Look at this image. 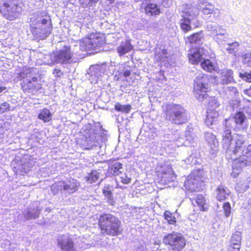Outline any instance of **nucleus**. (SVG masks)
<instances>
[{
	"instance_id": "5701e85b",
	"label": "nucleus",
	"mask_w": 251,
	"mask_h": 251,
	"mask_svg": "<svg viewBox=\"0 0 251 251\" xmlns=\"http://www.w3.org/2000/svg\"><path fill=\"white\" fill-rule=\"evenodd\" d=\"M230 194V191L227 187L223 185H220L216 189V199L219 201H225L229 196Z\"/></svg>"
},
{
	"instance_id": "de8ad7c7",
	"label": "nucleus",
	"mask_w": 251,
	"mask_h": 251,
	"mask_svg": "<svg viewBox=\"0 0 251 251\" xmlns=\"http://www.w3.org/2000/svg\"><path fill=\"white\" fill-rule=\"evenodd\" d=\"M223 208L224 210L225 215L226 217L229 216L231 212L230 204L227 202L224 203Z\"/></svg>"
},
{
	"instance_id": "e433bc0d",
	"label": "nucleus",
	"mask_w": 251,
	"mask_h": 251,
	"mask_svg": "<svg viewBox=\"0 0 251 251\" xmlns=\"http://www.w3.org/2000/svg\"><path fill=\"white\" fill-rule=\"evenodd\" d=\"M207 100L208 102V109H216L220 105L219 101L215 97H208L206 99H203L202 101Z\"/></svg>"
},
{
	"instance_id": "a878e982",
	"label": "nucleus",
	"mask_w": 251,
	"mask_h": 251,
	"mask_svg": "<svg viewBox=\"0 0 251 251\" xmlns=\"http://www.w3.org/2000/svg\"><path fill=\"white\" fill-rule=\"evenodd\" d=\"M182 235L181 233L178 232H173L165 235L164 237L163 242L165 244L172 246L174 245V243L176 242V241Z\"/></svg>"
},
{
	"instance_id": "f704fd0d",
	"label": "nucleus",
	"mask_w": 251,
	"mask_h": 251,
	"mask_svg": "<svg viewBox=\"0 0 251 251\" xmlns=\"http://www.w3.org/2000/svg\"><path fill=\"white\" fill-rule=\"evenodd\" d=\"M201 66L205 71L209 72L214 71L216 68L214 64L211 60L204 58L201 62Z\"/></svg>"
},
{
	"instance_id": "603ef678",
	"label": "nucleus",
	"mask_w": 251,
	"mask_h": 251,
	"mask_svg": "<svg viewBox=\"0 0 251 251\" xmlns=\"http://www.w3.org/2000/svg\"><path fill=\"white\" fill-rule=\"evenodd\" d=\"M120 178L121 181L124 184H128L131 181V178L127 176L126 174H121Z\"/></svg>"
},
{
	"instance_id": "bf43d9fd",
	"label": "nucleus",
	"mask_w": 251,
	"mask_h": 251,
	"mask_svg": "<svg viewBox=\"0 0 251 251\" xmlns=\"http://www.w3.org/2000/svg\"><path fill=\"white\" fill-rule=\"evenodd\" d=\"M130 75V72L129 70H126L125 71H124V75L125 77L128 76Z\"/></svg>"
},
{
	"instance_id": "052dcab7",
	"label": "nucleus",
	"mask_w": 251,
	"mask_h": 251,
	"mask_svg": "<svg viewBox=\"0 0 251 251\" xmlns=\"http://www.w3.org/2000/svg\"><path fill=\"white\" fill-rule=\"evenodd\" d=\"M82 17H83V18L84 19H87L88 21L89 20H91V17L89 16V14H88V16H82Z\"/></svg>"
},
{
	"instance_id": "72a5a7b5",
	"label": "nucleus",
	"mask_w": 251,
	"mask_h": 251,
	"mask_svg": "<svg viewBox=\"0 0 251 251\" xmlns=\"http://www.w3.org/2000/svg\"><path fill=\"white\" fill-rule=\"evenodd\" d=\"M109 170L110 173L114 176H118L122 174L124 171L122 164L118 162H116L112 165Z\"/></svg>"
},
{
	"instance_id": "20e7f679",
	"label": "nucleus",
	"mask_w": 251,
	"mask_h": 251,
	"mask_svg": "<svg viewBox=\"0 0 251 251\" xmlns=\"http://www.w3.org/2000/svg\"><path fill=\"white\" fill-rule=\"evenodd\" d=\"M99 226L103 235L116 236L122 231L121 221L111 214L101 215L99 219Z\"/></svg>"
},
{
	"instance_id": "2f4dec72",
	"label": "nucleus",
	"mask_w": 251,
	"mask_h": 251,
	"mask_svg": "<svg viewBox=\"0 0 251 251\" xmlns=\"http://www.w3.org/2000/svg\"><path fill=\"white\" fill-rule=\"evenodd\" d=\"M206 28L211 34L215 35L221 30L223 31V28L215 22H209L207 24Z\"/></svg>"
},
{
	"instance_id": "b1692460",
	"label": "nucleus",
	"mask_w": 251,
	"mask_h": 251,
	"mask_svg": "<svg viewBox=\"0 0 251 251\" xmlns=\"http://www.w3.org/2000/svg\"><path fill=\"white\" fill-rule=\"evenodd\" d=\"M133 49V47L129 40L122 41L117 48V51L120 56H123L129 52Z\"/></svg>"
},
{
	"instance_id": "7c9ffc66",
	"label": "nucleus",
	"mask_w": 251,
	"mask_h": 251,
	"mask_svg": "<svg viewBox=\"0 0 251 251\" xmlns=\"http://www.w3.org/2000/svg\"><path fill=\"white\" fill-rule=\"evenodd\" d=\"M113 187L110 185H105L102 189V193L108 200V202L111 205H114V201L113 199L112 192Z\"/></svg>"
},
{
	"instance_id": "c85d7f7f",
	"label": "nucleus",
	"mask_w": 251,
	"mask_h": 251,
	"mask_svg": "<svg viewBox=\"0 0 251 251\" xmlns=\"http://www.w3.org/2000/svg\"><path fill=\"white\" fill-rule=\"evenodd\" d=\"M144 9L146 13L149 16L158 15L160 13V9L156 3H148Z\"/></svg>"
},
{
	"instance_id": "a18cd8bd",
	"label": "nucleus",
	"mask_w": 251,
	"mask_h": 251,
	"mask_svg": "<svg viewBox=\"0 0 251 251\" xmlns=\"http://www.w3.org/2000/svg\"><path fill=\"white\" fill-rule=\"evenodd\" d=\"M242 62L247 66H251V52H248L242 55Z\"/></svg>"
},
{
	"instance_id": "8fccbe9b",
	"label": "nucleus",
	"mask_w": 251,
	"mask_h": 251,
	"mask_svg": "<svg viewBox=\"0 0 251 251\" xmlns=\"http://www.w3.org/2000/svg\"><path fill=\"white\" fill-rule=\"evenodd\" d=\"M10 105L7 102H4L0 105V114H2L9 110Z\"/></svg>"
},
{
	"instance_id": "412c9836",
	"label": "nucleus",
	"mask_w": 251,
	"mask_h": 251,
	"mask_svg": "<svg viewBox=\"0 0 251 251\" xmlns=\"http://www.w3.org/2000/svg\"><path fill=\"white\" fill-rule=\"evenodd\" d=\"M159 177L163 183L173 182L176 179V176L171 167H166L163 169L161 173L158 174Z\"/></svg>"
},
{
	"instance_id": "423d86ee",
	"label": "nucleus",
	"mask_w": 251,
	"mask_h": 251,
	"mask_svg": "<svg viewBox=\"0 0 251 251\" xmlns=\"http://www.w3.org/2000/svg\"><path fill=\"white\" fill-rule=\"evenodd\" d=\"M208 82V77L203 74H199L194 79V94L200 101L207 97L206 92L209 90Z\"/></svg>"
},
{
	"instance_id": "ddd939ff",
	"label": "nucleus",
	"mask_w": 251,
	"mask_h": 251,
	"mask_svg": "<svg viewBox=\"0 0 251 251\" xmlns=\"http://www.w3.org/2000/svg\"><path fill=\"white\" fill-rule=\"evenodd\" d=\"M14 171L17 174L24 175L27 173L34 165V161L32 159H21L18 161L12 162Z\"/></svg>"
},
{
	"instance_id": "dca6fc26",
	"label": "nucleus",
	"mask_w": 251,
	"mask_h": 251,
	"mask_svg": "<svg viewBox=\"0 0 251 251\" xmlns=\"http://www.w3.org/2000/svg\"><path fill=\"white\" fill-rule=\"evenodd\" d=\"M197 6V8H196L198 9L199 12V10H201L204 15L214 13V15H216V16H219L220 11L217 9H215L214 5L205 0H199L198 1Z\"/></svg>"
},
{
	"instance_id": "f257e3e1",
	"label": "nucleus",
	"mask_w": 251,
	"mask_h": 251,
	"mask_svg": "<svg viewBox=\"0 0 251 251\" xmlns=\"http://www.w3.org/2000/svg\"><path fill=\"white\" fill-rule=\"evenodd\" d=\"M223 147L227 157L234 159L233 169L240 170L251 165V144L245 148V138L241 134L231 135L229 130H224L222 134Z\"/></svg>"
},
{
	"instance_id": "473e14b6",
	"label": "nucleus",
	"mask_w": 251,
	"mask_h": 251,
	"mask_svg": "<svg viewBox=\"0 0 251 251\" xmlns=\"http://www.w3.org/2000/svg\"><path fill=\"white\" fill-rule=\"evenodd\" d=\"M38 118L43 121L44 123H47L51 120L52 114L49 109L44 108L38 114Z\"/></svg>"
},
{
	"instance_id": "5fc2aeb1",
	"label": "nucleus",
	"mask_w": 251,
	"mask_h": 251,
	"mask_svg": "<svg viewBox=\"0 0 251 251\" xmlns=\"http://www.w3.org/2000/svg\"><path fill=\"white\" fill-rule=\"evenodd\" d=\"M134 251H149L145 244H139L135 246Z\"/></svg>"
},
{
	"instance_id": "ea45409f",
	"label": "nucleus",
	"mask_w": 251,
	"mask_h": 251,
	"mask_svg": "<svg viewBox=\"0 0 251 251\" xmlns=\"http://www.w3.org/2000/svg\"><path fill=\"white\" fill-rule=\"evenodd\" d=\"M239 44L237 42L231 43H228L225 47V49L229 53H235L237 52V48L239 46Z\"/></svg>"
},
{
	"instance_id": "f3484780",
	"label": "nucleus",
	"mask_w": 251,
	"mask_h": 251,
	"mask_svg": "<svg viewBox=\"0 0 251 251\" xmlns=\"http://www.w3.org/2000/svg\"><path fill=\"white\" fill-rule=\"evenodd\" d=\"M42 209L39 207V202L34 201L23 213L26 220L35 219L39 217Z\"/></svg>"
},
{
	"instance_id": "69168bd1",
	"label": "nucleus",
	"mask_w": 251,
	"mask_h": 251,
	"mask_svg": "<svg viewBox=\"0 0 251 251\" xmlns=\"http://www.w3.org/2000/svg\"><path fill=\"white\" fill-rule=\"evenodd\" d=\"M85 14H87V13L88 14V13H89V12H90V11H88V10H85Z\"/></svg>"
},
{
	"instance_id": "3c124183",
	"label": "nucleus",
	"mask_w": 251,
	"mask_h": 251,
	"mask_svg": "<svg viewBox=\"0 0 251 251\" xmlns=\"http://www.w3.org/2000/svg\"><path fill=\"white\" fill-rule=\"evenodd\" d=\"M196 202L198 205L203 207L205 204V200L202 195H198L196 199Z\"/></svg>"
},
{
	"instance_id": "6ab92c4d",
	"label": "nucleus",
	"mask_w": 251,
	"mask_h": 251,
	"mask_svg": "<svg viewBox=\"0 0 251 251\" xmlns=\"http://www.w3.org/2000/svg\"><path fill=\"white\" fill-rule=\"evenodd\" d=\"M206 50L203 48H198L195 50H191L188 54L189 62L193 64L201 62L205 57Z\"/></svg>"
},
{
	"instance_id": "0e129e2a",
	"label": "nucleus",
	"mask_w": 251,
	"mask_h": 251,
	"mask_svg": "<svg viewBox=\"0 0 251 251\" xmlns=\"http://www.w3.org/2000/svg\"><path fill=\"white\" fill-rule=\"evenodd\" d=\"M250 224H251V213L250 214Z\"/></svg>"
},
{
	"instance_id": "864d4df0",
	"label": "nucleus",
	"mask_w": 251,
	"mask_h": 251,
	"mask_svg": "<svg viewBox=\"0 0 251 251\" xmlns=\"http://www.w3.org/2000/svg\"><path fill=\"white\" fill-rule=\"evenodd\" d=\"M226 91L227 93H229V95L232 97L236 96L237 93L236 88L233 86H229L227 87Z\"/></svg>"
},
{
	"instance_id": "09e8293b",
	"label": "nucleus",
	"mask_w": 251,
	"mask_h": 251,
	"mask_svg": "<svg viewBox=\"0 0 251 251\" xmlns=\"http://www.w3.org/2000/svg\"><path fill=\"white\" fill-rule=\"evenodd\" d=\"M240 77L243 80L251 82V71L250 73L245 72L244 73H240Z\"/></svg>"
},
{
	"instance_id": "f8f14e48",
	"label": "nucleus",
	"mask_w": 251,
	"mask_h": 251,
	"mask_svg": "<svg viewBox=\"0 0 251 251\" xmlns=\"http://www.w3.org/2000/svg\"><path fill=\"white\" fill-rule=\"evenodd\" d=\"M72 56L70 47L64 46L62 49L53 53L50 59L53 63L66 64L69 63Z\"/></svg>"
},
{
	"instance_id": "9d476101",
	"label": "nucleus",
	"mask_w": 251,
	"mask_h": 251,
	"mask_svg": "<svg viewBox=\"0 0 251 251\" xmlns=\"http://www.w3.org/2000/svg\"><path fill=\"white\" fill-rule=\"evenodd\" d=\"M201 170H194L187 177L184 182L185 189L191 192L198 191L203 185V182L201 179Z\"/></svg>"
},
{
	"instance_id": "aec40b11",
	"label": "nucleus",
	"mask_w": 251,
	"mask_h": 251,
	"mask_svg": "<svg viewBox=\"0 0 251 251\" xmlns=\"http://www.w3.org/2000/svg\"><path fill=\"white\" fill-rule=\"evenodd\" d=\"M106 69V63L92 65L90 67L87 73L91 76L99 78L104 74Z\"/></svg>"
},
{
	"instance_id": "37998d69",
	"label": "nucleus",
	"mask_w": 251,
	"mask_h": 251,
	"mask_svg": "<svg viewBox=\"0 0 251 251\" xmlns=\"http://www.w3.org/2000/svg\"><path fill=\"white\" fill-rule=\"evenodd\" d=\"M51 190L52 194L54 195L57 194L59 191L63 193L62 184L61 181L55 182L51 186Z\"/></svg>"
},
{
	"instance_id": "13d9d810",
	"label": "nucleus",
	"mask_w": 251,
	"mask_h": 251,
	"mask_svg": "<svg viewBox=\"0 0 251 251\" xmlns=\"http://www.w3.org/2000/svg\"><path fill=\"white\" fill-rule=\"evenodd\" d=\"M243 92L245 95L251 97V85L249 89L244 90Z\"/></svg>"
},
{
	"instance_id": "c9c22d12",
	"label": "nucleus",
	"mask_w": 251,
	"mask_h": 251,
	"mask_svg": "<svg viewBox=\"0 0 251 251\" xmlns=\"http://www.w3.org/2000/svg\"><path fill=\"white\" fill-rule=\"evenodd\" d=\"M186 242L184 237L182 235L174 243V245L171 246L174 251H180L185 246Z\"/></svg>"
},
{
	"instance_id": "1a4fd4ad",
	"label": "nucleus",
	"mask_w": 251,
	"mask_h": 251,
	"mask_svg": "<svg viewBox=\"0 0 251 251\" xmlns=\"http://www.w3.org/2000/svg\"><path fill=\"white\" fill-rule=\"evenodd\" d=\"M104 44L103 37H100L99 34L93 33L80 42V48L81 50L85 51L94 50Z\"/></svg>"
},
{
	"instance_id": "58836bf2",
	"label": "nucleus",
	"mask_w": 251,
	"mask_h": 251,
	"mask_svg": "<svg viewBox=\"0 0 251 251\" xmlns=\"http://www.w3.org/2000/svg\"><path fill=\"white\" fill-rule=\"evenodd\" d=\"M115 109L117 111L128 113L130 111L131 106L129 104L122 105L119 102H117L115 105Z\"/></svg>"
},
{
	"instance_id": "9b49d317",
	"label": "nucleus",
	"mask_w": 251,
	"mask_h": 251,
	"mask_svg": "<svg viewBox=\"0 0 251 251\" xmlns=\"http://www.w3.org/2000/svg\"><path fill=\"white\" fill-rule=\"evenodd\" d=\"M245 116L243 113L238 112L232 117L225 119L224 123V130H229L232 129H239L245 122Z\"/></svg>"
},
{
	"instance_id": "6e6d98bb",
	"label": "nucleus",
	"mask_w": 251,
	"mask_h": 251,
	"mask_svg": "<svg viewBox=\"0 0 251 251\" xmlns=\"http://www.w3.org/2000/svg\"><path fill=\"white\" fill-rule=\"evenodd\" d=\"M244 112L249 118L251 119V103L245 107Z\"/></svg>"
},
{
	"instance_id": "39448f33",
	"label": "nucleus",
	"mask_w": 251,
	"mask_h": 251,
	"mask_svg": "<svg viewBox=\"0 0 251 251\" xmlns=\"http://www.w3.org/2000/svg\"><path fill=\"white\" fill-rule=\"evenodd\" d=\"M22 7L17 0H2L0 12L8 20L13 21L18 18L22 12Z\"/></svg>"
},
{
	"instance_id": "cd10ccee",
	"label": "nucleus",
	"mask_w": 251,
	"mask_h": 251,
	"mask_svg": "<svg viewBox=\"0 0 251 251\" xmlns=\"http://www.w3.org/2000/svg\"><path fill=\"white\" fill-rule=\"evenodd\" d=\"M205 138L212 150L217 151L219 143L215 136L211 133L207 132L205 135Z\"/></svg>"
},
{
	"instance_id": "c03bdc74",
	"label": "nucleus",
	"mask_w": 251,
	"mask_h": 251,
	"mask_svg": "<svg viewBox=\"0 0 251 251\" xmlns=\"http://www.w3.org/2000/svg\"><path fill=\"white\" fill-rule=\"evenodd\" d=\"M226 33V29H223V31H221L215 35L214 40L220 43L223 41H225L226 37L225 36Z\"/></svg>"
},
{
	"instance_id": "bb28decb",
	"label": "nucleus",
	"mask_w": 251,
	"mask_h": 251,
	"mask_svg": "<svg viewBox=\"0 0 251 251\" xmlns=\"http://www.w3.org/2000/svg\"><path fill=\"white\" fill-rule=\"evenodd\" d=\"M234 82L233 77V71L227 70L222 73L220 78V83L222 84H227Z\"/></svg>"
},
{
	"instance_id": "4468645a",
	"label": "nucleus",
	"mask_w": 251,
	"mask_h": 251,
	"mask_svg": "<svg viewBox=\"0 0 251 251\" xmlns=\"http://www.w3.org/2000/svg\"><path fill=\"white\" fill-rule=\"evenodd\" d=\"M63 193L70 195L77 191L80 186L79 182L73 178H70L65 181H61Z\"/></svg>"
},
{
	"instance_id": "79ce46f5",
	"label": "nucleus",
	"mask_w": 251,
	"mask_h": 251,
	"mask_svg": "<svg viewBox=\"0 0 251 251\" xmlns=\"http://www.w3.org/2000/svg\"><path fill=\"white\" fill-rule=\"evenodd\" d=\"M164 217L168 223L170 225H175L176 223V219L173 213L168 211H166L164 213Z\"/></svg>"
},
{
	"instance_id": "e2e57ef3",
	"label": "nucleus",
	"mask_w": 251,
	"mask_h": 251,
	"mask_svg": "<svg viewBox=\"0 0 251 251\" xmlns=\"http://www.w3.org/2000/svg\"><path fill=\"white\" fill-rule=\"evenodd\" d=\"M4 242H5V244H8V245H9V241L8 240H4Z\"/></svg>"
},
{
	"instance_id": "4d7b16f0",
	"label": "nucleus",
	"mask_w": 251,
	"mask_h": 251,
	"mask_svg": "<svg viewBox=\"0 0 251 251\" xmlns=\"http://www.w3.org/2000/svg\"><path fill=\"white\" fill-rule=\"evenodd\" d=\"M53 74L56 76H60L63 75V73L61 70L58 69H55L53 71Z\"/></svg>"
},
{
	"instance_id": "a19ab883",
	"label": "nucleus",
	"mask_w": 251,
	"mask_h": 251,
	"mask_svg": "<svg viewBox=\"0 0 251 251\" xmlns=\"http://www.w3.org/2000/svg\"><path fill=\"white\" fill-rule=\"evenodd\" d=\"M185 140L183 144L185 146H194L195 138L190 134V131H186L185 134Z\"/></svg>"
},
{
	"instance_id": "4c0bfd02",
	"label": "nucleus",
	"mask_w": 251,
	"mask_h": 251,
	"mask_svg": "<svg viewBox=\"0 0 251 251\" xmlns=\"http://www.w3.org/2000/svg\"><path fill=\"white\" fill-rule=\"evenodd\" d=\"M100 177V173L96 170L93 171L88 176L85 177V180L88 182L92 183L95 182Z\"/></svg>"
},
{
	"instance_id": "f03ea898",
	"label": "nucleus",
	"mask_w": 251,
	"mask_h": 251,
	"mask_svg": "<svg viewBox=\"0 0 251 251\" xmlns=\"http://www.w3.org/2000/svg\"><path fill=\"white\" fill-rule=\"evenodd\" d=\"M31 32L37 40H43L51 33L52 25L51 19L46 12L38 11L30 18Z\"/></svg>"
},
{
	"instance_id": "2eb2a0df",
	"label": "nucleus",
	"mask_w": 251,
	"mask_h": 251,
	"mask_svg": "<svg viewBox=\"0 0 251 251\" xmlns=\"http://www.w3.org/2000/svg\"><path fill=\"white\" fill-rule=\"evenodd\" d=\"M57 243L62 251H75L74 241L68 234H63L59 236L57 239Z\"/></svg>"
},
{
	"instance_id": "0eeeda50",
	"label": "nucleus",
	"mask_w": 251,
	"mask_h": 251,
	"mask_svg": "<svg viewBox=\"0 0 251 251\" xmlns=\"http://www.w3.org/2000/svg\"><path fill=\"white\" fill-rule=\"evenodd\" d=\"M199 15L198 9L195 7H190L186 9L182 15L183 19L180 20L181 29L186 32L198 26L197 17Z\"/></svg>"
},
{
	"instance_id": "7ed1b4c3",
	"label": "nucleus",
	"mask_w": 251,
	"mask_h": 251,
	"mask_svg": "<svg viewBox=\"0 0 251 251\" xmlns=\"http://www.w3.org/2000/svg\"><path fill=\"white\" fill-rule=\"evenodd\" d=\"M164 117L173 124L182 125L188 121L187 111L180 104L168 103L163 107Z\"/></svg>"
},
{
	"instance_id": "680f3d73",
	"label": "nucleus",
	"mask_w": 251,
	"mask_h": 251,
	"mask_svg": "<svg viewBox=\"0 0 251 251\" xmlns=\"http://www.w3.org/2000/svg\"><path fill=\"white\" fill-rule=\"evenodd\" d=\"M5 87H0V93L2 92L3 91L5 90L6 89Z\"/></svg>"
},
{
	"instance_id": "393cba45",
	"label": "nucleus",
	"mask_w": 251,
	"mask_h": 251,
	"mask_svg": "<svg viewBox=\"0 0 251 251\" xmlns=\"http://www.w3.org/2000/svg\"><path fill=\"white\" fill-rule=\"evenodd\" d=\"M218 116V112L216 109H207L205 124L207 126H210L216 123Z\"/></svg>"
},
{
	"instance_id": "4be33fe9",
	"label": "nucleus",
	"mask_w": 251,
	"mask_h": 251,
	"mask_svg": "<svg viewBox=\"0 0 251 251\" xmlns=\"http://www.w3.org/2000/svg\"><path fill=\"white\" fill-rule=\"evenodd\" d=\"M241 233L235 231L230 239V243L228 247L227 251H239L241 247Z\"/></svg>"
},
{
	"instance_id": "c756f323",
	"label": "nucleus",
	"mask_w": 251,
	"mask_h": 251,
	"mask_svg": "<svg viewBox=\"0 0 251 251\" xmlns=\"http://www.w3.org/2000/svg\"><path fill=\"white\" fill-rule=\"evenodd\" d=\"M203 35L202 31L196 32L187 37V40L191 44H201L203 40Z\"/></svg>"
},
{
	"instance_id": "a211bd4d",
	"label": "nucleus",
	"mask_w": 251,
	"mask_h": 251,
	"mask_svg": "<svg viewBox=\"0 0 251 251\" xmlns=\"http://www.w3.org/2000/svg\"><path fill=\"white\" fill-rule=\"evenodd\" d=\"M85 131H88V137H86L87 142V149L93 148L94 146H97L98 141V130L93 127L91 125H88L85 126Z\"/></svg>"
},
{
	"instance_id": "49530a36",
	"label": "nucleus",
	"mask_w": 251,
	"mask_h": 251,
	"mask_svg": "<svg viewBox=\"0 0 251 251\" xmlns=\"http://www.w3.org/2000/svg\"><path fill=\"white\" fill-rule=\"evenodd\" d=\"M99 0H79L80 4L83 7L91 6L97 3Z\"/></svg>"
},
{
	"instance_id": "6e6552de",
	"label": "nucleus",
	"mask_w": 251,
	"mask_h": 251,
	"mask_svg": "<svg viewBox=\"0 0 251 251\" xmlns=\"http://www.w3.org/2000/svg\"><path fill=\"white\" fill-rule=\"evenodd\" d=\"M33 69H29L24 70L20 73V75L22 78H27L23 81L22 87L25 92H33V90L38 91L41 88V85L38 83V78L32 76Z\"/></svg>"
}]
</instances>
